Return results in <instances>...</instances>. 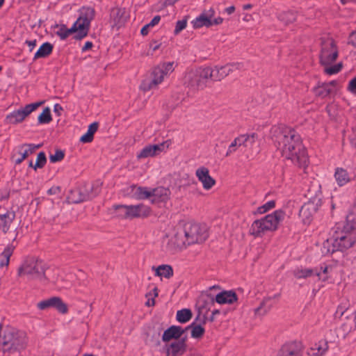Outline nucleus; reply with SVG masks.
<instances>
[{
    "label": "nucleus",
    "mask_w": 356,
    "mask_h": 356,
    "mask_svg": "<svg viewBox=\"0 0 356 356\" xmlns=\"http://www.w3.org/2000/svg\"><path fill=\"white\" fill-rule=\"evenodd\" d=\"M334 178L339 186H342L355 179V176L350 175L346 170L337 168L335 170Z\"/></svg>",
    "instance_id": "bb28decb"
},
{
    "label": "nucleus",
    "mask_w": 356,
    "mask_h": 356,
    "mask_svg": "<svg viewBox=\"0 0 356 356\" xmlns=\"http://www.w3.org/2000/svg\"><path fill=\"white\" fill-rule=\"evenodd\" d=\"M95 195H90L87 188H76L70 191L67 195V200L70 203L78 204L87 201Z\"/></svg>",
    "instance_id": "a211bd4d"
},
{
    "label": "nucleus",
    "mask_w": 356,
    "mask_h": 356,
    "mask_svg": "<svg viewBox=\"0 0 356 356\" xmlns=\"http://www.w3.org/2000/svg\"><path fill=\"white\" fill-rule=\"evenodd\" d=\"M62 111H63V108L60 104H56L54 106V113H57L58 115H60V113Z\"/></svg>",
    "instance_id": "680f3d73"
},
{
    "label": "nucleus",
    "mask_w": 356,
    "mask_h": 356,
    "mask_svg": "<svg viewBox=\"0 0 356 356\" xmlns=\"http://www.w3.org/2000/svg\"><path fill=\"white\" fill-rule=\"evenodd\" d=\"M132 193L137 200H149L152 204H159L165 203L170 197V191L165 187L151 188L147 187H132Z\"/></svg>",
    "instance_id": "20e7f679"
},
{
    "label": "nucleus",
    "mask_w": 356,
    "mask_h": 356,
    "mask_svg": "<svg viewBox=\"0 0 356 356\" xmlns=\"http://www.w3.org/2000/svg\"><path fill=\"white\" fill-rule=\"evenodd\" d=\"M318 210V203L314 201H309L305 203L300 210V216L305 224H309L313 216Z\"/></svg>",
    "instance_id": "6ab92c4d"
},
{
    "label": "nucleus",
    "mask_w": 356,
    "mask_h": 356,
    "mask_svg": "<svg viewBox=\"0 0 356 356\" xmlns=\"http://www.w3.org/2000/svg\"><path fill=\"white\" fill-rule=\"evenodd\" d=\"M183 332L184 330L180 326L172 325L164 332L162 339L163 341H169L172 339H178Z\"/></svg>",
    "instance_id": "cd10ccee"
},
{
    "label": "nucleus",
    "mask_w": 356,
    "mask_h": 356,
    "mask_svg": "<svg viewBox=\"0 0 356 356\" xmlns=\"http://www.w3.org/2000/svg\"><path fill=\"white\" fill-rule=\"evenodd\" d=\"M325 83L329 86L330 88H332V92H334V88L337 87V86L338 84L337 81H332L329 83Z\"/></svg>",
    "instance_id": "e2e57ef3"
},
{
    "label": "nucleus",
    "mask_w": 356,
    "mask_h": 356,
    "mask_svg": "<svg viewBox=\"0 0 356 356\" xmlns=\"http://www.w3.org/2000/svg\"><path fill=\"white\" fill-rule=\"evenodd\" d=\"M315 275L318 277L319 280H321L322 281H326L328 278L327 277V267L325 266L323 268L322 273L321 272H316Z\"/></svg>",
    "instance_id": "603ef678"
},
{
    "label": "nucleus",
    "mask_w": 356,
    "mask_h": 356,
    "mask_svg": "<svg viewBox=\"0 0 356 356\" xmlns=\"http://www.w3.org/2000/svg\"><path fill=\"white\" fill-rule=\"evenodd\" d=\"M187 26V20L181 19L179 20L176 23L175 29L174 30V34L178 35L181 31L186 29Z\"/></svg>",
    "instance_id": "8fccbe9b"
},
{
    "label": "nucleus",
    "mask_w": 356,
    "mask_h": 356,
    "mask_svg": "<svg viewBox=\"0 0 356 356\" xmlns=\"http://www.w3.org/2000/svg\"><path fill=\"white\" fill-rule=\"evenodd\" d=\"M25 44L29 47V51H32L37 45V41L36 40H26Z\"/></svg>",
    "instance_id": "4d7b16f0"
},
{
    "label": "nucleus",
    "mask_w": 356,
    "mask_h": 356,
    "mask_svg": "<svg viewBox=\"0 0 356 356\" xmlns=\"http://www.w3.org/2000/svg\"><path fill=\"white\" fill-rule=\"evenodd\" d=\"M146 305H148V306L154 305V298H152V299L148 298V300H147Z\"/></svg>",
    "instance_id": "69168bd1"
},
{
    "label": "nucleus",
    "mask_w": 356,
    "mask_h": 356,
    "mask_svg": "<svg viewBox=\"0 0 356 356\" xmlns=\"http://www.w3.org/2000/svg\"><path fill=\"white\" fill-rule=\"evenodd\" d=\"M186 350V344L184 340H178L170 343L167 348L168 356H181Z\"/></svg>",
    "instance_id": "a878e982"
},
{
    "label": "nucleus",
    "mask_w": 356,
    "mask_h": 356,
    "mask_svg": "<svg viewBox=\"0 0 356 356\" xmlns=\"http://www.w3.org/2000/svg\"><path fill=\"white\" fill-rule=\"evenodd\" d=\"M15 218V214L13 211H6L3 213L0 212V229L3 233H6L9 230Z\"/></svg>",
    "instance_id": "393cba45"
},
{
    "label": "nucleus",
    "mask_w": 356,
    "mask_h": 356,
    "mask_svg": "<svg viewBox=\"0 0 356 356\" xmlns=\"http://www.w3.org/2000/svg\"><path fill=\"white\" fill-rule=\"evenodd\" d=\"M316 95L325 98L332 93V88H330L329 86L325 83L318 85L314 88Z\"/></svg>",
    "instance_id": "e433bc0d"
},
{
    "label": "nucleus",
    "mask_w": 356,
    "mask_h": 356,
    "mask_svg": "<svg viewBox=\"0 0 356 356\" xmlns=\"http://www.w3.org/2000/svg\"><path fill=\"white\" fill-rule=\"evenodd\" d=\"M220 314V311L218 310V309H215L212 312V317H211V320H213V318L217 314Z\"/></svg>",
    "instance_id": "338daca9"
},
{
    "label": "nucleus",
    "mask_w": 356,
    "mask_h": 356,
    "mask_svg": "<svg viewBox=\"0 0 356 356\" xmlns=\"http://www.w3.org/2000/svg\"><path fill=\"white\" fill-rule=\"evenodd\" d=\"M314 273L312 269H297L294 270V276L297 278H307Z\"/></svg>",
    "instance_id": "a18cd8bd"
},
{
    "label": "nucleus",
    "mask_w": 356,
    "mask_h": 356,
    "mask_svg": "<svg viewBox=\"0 0 356 356\" xmlns=\"http://www.w3.org/2000/svg\"><path fill=\"white\" fill-rule=\"evenodd\" d=\"M95 17V10L90 7H83L80 10V15L78 19L90 24Z\"/></svg>",
    "instance_id": "f704fd0d"
},
{
    "label": "nucleus",
    "mask_w": 356,
    "mask_h": 356,
    "mask_svg": "<svg viewBox=\"0 0 356 356\" xmlns=\"http://www.w3.org/2000/svg\"><path fill=\"white\" fill-rule=\"evenodd\" d=\"M207 227L204 225L186 222L183 227L179 226L172 236L171 243L178 248L204 242L208 238Z\"/></svg>",
    "instance_id": "f257e3e1"
},
{
    "label": "nucleus",
    "mask_w": 356,
    "mask_h": 356,
    "mask_svg": "<svg viewBox=\"0 0 356 356\" xmlns=\"http://www.w3.org/2000/svg\"><path fill=\"white\" fill-rule=\"evenodd\" d=\"M53 51V45L49 42L43 43L35 53L33 60L45 58L50 55Z\"/></svg>",
    "instance_id": "c756f323"
},
{
    "label": "nucleus",
    "mask_w": 356,
    "mask_h": 356,
    "mask_svg": "<svg viewBox=\"0 0 356 356\" xmlns=\"http://www.w3.org/2000/svg\"><path fill=\"white\" fill-rule=\"evenodd\" d=\"M47 266L42 260L29 259L25 261L18 269L19 277H26L29 280H35L44 282L47 280L45 270Z\"/></svg>",
    "instance_id": "0eeeda50"
},
{
    "label": "nucleus",
    "mask_w": 356,
    "mask_h": 356,
    "mask_svg": "<svg viewBox=\"0 0 356 356\" xmlns=\"http://www.w3.org/2000/svg\"><path fill=\"white\" fill-rule=\"evenodd\" d=\"M332 252L344 250L353 247L356 243V224L345 223L335 227L332 236Z\"/></svg>",
    "instance_id": "7ed1b4c3"
},
{
    "label": "nucleus",
    "mask_w": 356,
    "mask_h": 356,
    "mask_svg": "<svg viewBox=\"0 0 356 356\" xmlns=\"http://www.w3.org/2000/svg\"><path fill=\"white\" fill-rule=\"evenodd\" d=\"M46 163V155L44 152H40L37 156L36 161L34 164V170H37L38 168H42L45 165Z\"/></svg>",
    "instance_id": "c03bdc74"
},
{
    "label": "nucleus",
    "mask_w": 356,
    "mask_h": 356,
    "mask_svg": "<svg viewBox=\"0 0 356 356\" xmlns=\"http://www.w3.org/2000/svg\"><path fill=\"white\" fill-rule=\"evenodd\" d=\"M278 356H289V350L287 346L282 348Z\"/></svg>",
    "instance_id": "13d9d810"
},
{
    "label": "nucleus",
    "mask_w": 356,
    "mask_h": 356,
    "mask_svg": "<svg viewBox=\"0 0 356 356\" xmlns=\"http://www.w3.org/2000/svg\"><path fill=\"white\" fill-rule=\"evenodd\" d=\"M188 329H191V337L195 339L201 337L204 332V329L199 325H191L186 327V330Z\"/></svg>",
    "instance_id": "37998d69"
},
{
    "label": "nucleus",
    "mask_w": 356,
    "mask_h": 356,
    "mask_svg": "<svg viewBox=\"0 0 356 356\" xmlns=\"http://www.w3.org/2000/svg\"><path fill=\"white\" fill-rule=\"evenodd\" d=\"M125 11L120 8H113L111 11V19L114 26H120L126 21Z\"/></svg>",
    "instance_id": "c85d7f7f"
},
{
    "label": "nucleus",
    "mask_w": 356,
    "mask_h": 356,
    "mask_svg": "<svg viewBox=\"0 0 356 356\" xmlns=\"http://www.w3.org/2000/svg\"><path fill=\"white\" fill-rule=\"evenodd\" d=\"M237 146H238V145L237 142L236 141V140L234 139L233 140V142L229 146L228 149L226 153V156H229L231 154H232L233 152H234L236 151V147Z\"/></svg>",
    "instance_id": "5fc2aeb1"
},
{
    "label": "nucleus",
    "mask_w": 356,
    "mask_h": 356,
    "mask_svg": "<svg viewBox=\"0 0 356 356\" xmlns=\"http://www.w3.org/2000/svg\"><path fill=\"white\" fill-rule=\"evenodd\" d=\"M195 176L204 190L209 191L216 185V180L210 175L207 168L202 166L195 171Z\"/></svg>",
    "instance_id": "f3484780"
},
{
    "label": "nucleus",
    "mask_w": 356,
    "mask_h": 356,
    "mask_svg": "<svg viewBox=\"0 0 356 356\" xmlns=\"http://www.w3.org/2000/svg\"><path fill=\"white\" fill-rule=\"evenodd\" d=\"M229 70V74L236 71L243 70L244 65L242 63H233L225 65Z\"/></svg>",
    "instance_id": "de8ad7c7"
},
{
    "label": "nucleus",
    "mask_w": 356,
    "mask_h": 356,
    "mask_svg": "<svg viewBox=\"0 0 356 356\" xmlns=\"http://www.w3.org/2000/svg\"><path fill=\"white\" fill-rule=\"evenodd\" d=\"M38 120V123L41 124H49L52 120L49 108L47 107L42 111L39 115Z\"/></svg>",
    "instance_id": "a19ab883"
},
{
    "label": "nucleus",
    "mask_w": 356,
    "mask_h": 356,
    "mask_svg": "<svg viewBox=\"0 0 356 356\" xmlns=\"http://www.w3.org/2000/svg\"><path fill=\"white\" fill-rule=\"evenodd\" d=\"M275 207V202L273 200H270L263 204L262 206L257 208V213L263 214L269 210L273 209Z\"/></svg>",
    "instance_id": "49530a36"
},
{
    "label": "nucleus",
    "mask_w": 356,
    "mask_h": 356,
    "mask_svg": "<svg viewBox=\"0 0 356 356\" xmlns=\"http://www.w3.org/2000/svg\"><path fill=\"white\" fill-rule=\"evenodd\" d=\"M117 215L124 219L145 218L150 214L151 209L143 204L136 205L118 204L113 206Z\"/></svg>",
    "instance_id": "9d476101"
},
{
    "label": "nucleus",
    "mask_w": 356,
    "mask_h": 356,
    "mask_svg": "<svg viewBox=\"0 0 356 356\" xmlns=\"http://www.w3.org/2000/svg\"><path fill=\"white\" fill-rule=\"evenodd\" d=\"M72 33H73L72 27L70 29H67L65 25L57 26L56 34L60 38V40H65Z\"/></svg>",
    "instance_id": "ea45409f"
},
{
    "label": "nucleus",
    "mask_w": 356,
    "mask_h": 356,
    "mask_svg": "<svg viewBox=\"0 0 356 356\" xmlns=\"http://www.w3.org/2000/svg\"><path fill=\"white\" fill-rule=\"evenodd\" d=\"M14 251V247L8 245L0 254V268L7 267L10 263V258Z\"/></svg>",
    "instance_id": "2f4dec72"
},
{
    "label": "nucleus",
    "mask_w": 356,
    "mask_h": 356,
    "mask_svg": "<svg viewBox=\"0 0 356 356\" xmlns=\"http://www.w3.org/2000/svg\"><path fill=\"white\" fill-rule=\"evenodd\" d=\"M42 102H35L27 104L21 109L14 111L6 116V121L9 124H18L22 122L32 112L38 108Z\"/></svg>",
    "instance_id": "ddd939ff"
},
{
    "label": "nucleus",
    "mask_w": 356,
    "mask_h": 356,
    "mask_svg": "<svg viewBox=\"0 0 356 356\" xmlns=\"http://www.w3.org/2000/svg\"><path fill=\"white\" fill-rule=\"evenodd\" d=\"M40 147L41 145L34 144H24L18 146L13 155L15 163L17 165L20 164L24 160L28 158L31 154H33Z\"/></svg>",
    "instance_id": "2eb2a0df"
},
{
    "label": "nucleus",
    "mask_w": 356,
    "mask_h": 356,
    "mask_svg": "<svg viewBox=\"0 0 356 356\" xmlns=\"http://www.w3.org/2000/svg\"><path fill=\"white\" fill-rule=\"evenodd\" d=\"M97 129L98 124L97 122L90 124L86 133L80 138V141L83 143H90L93 140L94 134L97 131Z\"/></svg>",
    "instance_id": "72a5a7b5"
},
{
    "label": "nucleus",
    "mask_w": 356,
    "mask_h": 356,
    "mask_svg": "<svg viewBox=\"0 0 356 356\" xmlns=\"http://www.w3.org/2000/svg\"><path fill=\"white\" fill-rule=\"evenodd\" d=\"M304 346L300 341H294L291 343V356H302Z\"/></svg>",
    "instance_id": "58836bf2"
},
{
    "label": "nucleus",
    "mask_w": 356,
    "mask_h": 356,
    "mask_svg": "<svg viewBox=\"0 0 356 356\" xmlns=\"http://www.w3.org/2000/svg\"><path fill=\"white\" fill-rule=\"evenodd\" d=\"M353 322L356 327V311L354 312V316H353Z\"/></svg>",
    "instance_id": "774afa93"
},
{
    "label": "nucleus",
    "mask_w": 356,
    "mask_h": 356,
    "mask_svg": "<svg viewBox=\"0 0 356 356\" xmlns=\"http://www.w3.org/2000/svg\"><path fill=\"white\" fill-rule=\"evenodd\" d=\"M209 79L213 81H220L229 75V70L225 65L215 66L213 68L207 67Z\"/></svg>",
    "instance_id": "5701e85b"
},
{
    "label": "nucleus",
    "mask_w": 356,
    "mask_h": 356,
    "mask_svg": "<svg viewBox=\"0 0 356 356\" xmlns=\"http://www.w3.org/2000/svg\"><path fill=\"white\" fill-rule=\"evenodd\" d=\"M238 300L236 293L233 291H224L216 296V301L218 304H232Z\"/></svg>",
    "instance_id": "b1692460"
},
{
    "label": "nucleus",
    "mask_w": 356,
    "mask_h": 356,
    "mask_svg": "<svg viewBox=\"0 0 356 356\" xmlns=\"http://www.w3.org/2000/svg\"><path fill=\"white\" fill-rule=\"evenodd\" d=\"M348 90L351 93L356 95V76L350 81Z\"/></svg>",
    "instance_id": "864d4df0"
},
{
    "label": "nucleus",
    "mask_w": 356,
    "mask_h": 356,
    "mask_svg": "<svg viewBox=\"0 0 356 356\" xmlns=\"http://www.w3.org/2000/svg\"><path fill=\"white\" fill-rule=\"evenodd\" d=\"M209 79L207 67L198 68L187 72L184 76V85L188 88V92H195L204 89Z\"/></svg>",
    "instance_id": "6e6552de"
},
{
    "label": "nucleus",
    "mask_w": 356,
    "mask_h": 356,
    "mask_svg": "<svg viewBox=\"0 0 356 356\" xmlns=\"http://www.w3.org/2000/svg\"><path fill=\"white\" fill-rule=\"evenodd\" d=\"M92 47V42L90 41H87L85 42L84 45L82 47V51H86L88 49H91Z\"/></svg>",
    "instance_id": "052dcab7"
},
{
    "label": "nucleus",
    "mask_w": 356,
    "mask_h": 356,
    "mask_svg": "<svg viewBox=\"0 0 356 356\" xmlns=\"http://www.w3.org/2000/svg\"><path fill=\"white\" fill-rule=\"evenodd\" d=\"M284 216L282 210H277L260 220L254 221L250 228L251 234L254 236H261L266 232L275 230L279 223L284 220Z\"/></svg>",
    "instance_id": "39448f33"
},
{
    "label": "nucleus",
    "mask_w": 356,
    "mask_h": 356,
    "mask_svg": "<svg viewBox=\"0 0 356 356\" xmlns=\"http://www.w3.org/2000/svg\"><path fill=\"white\" fill-rule=\"evenodd\" d=\"M346 222L349 224H356V203L353 205L350 213L347 216Z\"/></svg>",
    "instance_id": "09e8293b"
},
{
    "label": "nucleus",
    "mask_w": 356,
    "mask_h": 356,
    "mask_svg": "<svg viewBox=\"0 0 356 356\" xmlns=\"http://www.w3.org/2000/svg\"><path fill=\"white\" fill-rule=\"evenodd\" d=\"M170 144L171 142L170 140H166L160 144L147 145L137 154V158L141 159L158 155L165 149H168Z\"/></svg>",
    "instance_id": "4468645a"
},
{
    "label": "nucleus",
    "mask_w": 356,
    "mask_h": 356,
    "mask_svg": "<svg viewBox=\"0 0 356 356\" xmlns=\"http://www.w3.org/2000/svg\"><path fill=\"white\" fill-rule=\"evenodd\" d=\"M291 162L305 174H307L309 156L298 135H291Z\"/></svg>",
    "instance_id": "423d86ee"
},
{
    "label": "nucleus",
    "mask_w": 356,
    "mask_h": 356,
    "mask_svg": "<svg viewBox=\"0 0 356 356\" xmlns=\"http://www.w3.org/2000/svg\"><path fill=\"white\" fill-rule=\"evenodd\" d=\"M152 270L155 271V275L159 277H163L169 279L173 275V269L169 265H161L158 267H152Z\"/></svg>",
    "instance_id": "7c9ffc66"
},
{
    "label": "nucleus",
    "mask_w": 356,
    "mask_h": 356,
    "mask_svg": "<svg viewBox=\"0 0 356 356\" xmlns=\"http://www.w3.org/2000/svg\"><path fill=\"white\" fill-rule=\"evenodd\" d=\"M275 142L278 143V148L280 149L283 153V155H285L286 159H289L287 155L288 151H289V147L288 144L289 140L286 134H280L276 136Z\"/></svg>",
    "instance_id": "473e14b6"
},
{
    "label": "nucleus",
    "mask_w": 356,
    "mask_h": 356,
    "mask_svg": "<svg viewBox=\"0 0 356 356\" xmlns=\"http://www.w3.org/2000/svg\"><path fill=\"white\" fill-rule=\"evenodd\" d=\"M235 11V7L234 6H231L225 9V12L228 15H232Z\"/></svg>",
    "instance_id": "0e129e2a"
},
{
    "label": "nucleus",
    "mask_w": 356,
    "mask_h": 356,
    "mask_svg": "<svg viewBox=\"0 0 356 356\" xmlns=\"http://www.w3.org/2000/svg\"><path fill=\"white\" fill-rule=\"evenodd\" d=\"M223 19L220 17H216L214 8H210L209 10H204L200 15L195 18L191 24L194 29H200L202 27H211L222 24Z\"/></svg>",
    "instance_id": "f8f14e48"
},
{
    "label": "nucleus",
    "mask_w": 356,
    "mask_h": 356,
    "mask_svg": "<svg viewBox=\"0 0 356 356\" xmlns=\"http://www.w3.org/2000/svg\"><path fill=\"white\" fill-rule=\"evenodd\" d=\"M348 42L356 48V31L350 34Z\"/></svg>",
    "instance_id": "6e6d98bb"
},
{
    "label": "nucleus",
    "mask_w": 356,
    "mask_h": 356,
    "mask_svg": "<svg viewBox=\"0 0 356 356\" xmlns=\"http://www.w3.org/2000/svg\"><path fill=\"white\" fill-rule=\"evenodd\" d=\"M276 296H275L274 297H268L264 298V300L260 304V306L255 309V314L258 316L266 315L276 305Z\"/></svg>",
    "instance_id": "412c9836"
},
{
    "label": "nucleus",
    "mask_w": 356,
    "mask_h": 356,
    "mask_svg": "<svg viewBox=\"0 0 356 356\" xmlns=\"http://www.w3.org/2000/svg\"><path fill=\"white\" fill-rule=\"evenodd\" d=\"M328 343L326 340H320L310 347L307 353L309 356H323L328 350Z\"/></svg>",
    "instance_id": "4be33fe9"
},
{
    "label": "nucleus",
    "mask_w": 356,
    "mask_h": 356,
    "mask_svg": "<svg viewBox=\"0 0 356 356\" xmlns=\"http://www.w3.org/2000/svg\"><path fill=\"white\" fill-rule=\"evenodd\" d=\"M50 307L56 309L59 312L65 314L67 312V307L58 297H52L38 303V308L44 310Z\"/></svg>",
    "instance_id": "dca6fc26"
},
{
    "label": "nucleus",
    "mask_w": 356,
    "mask_h": 356,
    "mask_svg": "<svg viewBox=\"0 0 356 356\" xmlns=\"http://www.w3.org/2000/svg\"><path fill=\"white\" fill-rule=\"evenodd\" d=\"M60 191V188L58 186H54L49 188L47 191L49 195H54L58 193Z\"/></svg>",
    "instance_id": "bf43d9fd"
},
{
    "label": "nucleus",
    "mask_w": 356,
    "mask_h": 356,
    "mask_svg": "<svg viewBox=\"0 0 356 356\" xmlns=\"http://www.w3.org/2000/svg\"><path fill=\"white\" fill-rule=\"evenodd\" d=\"M192 318V312L188 309H183L177 311L176 318L181 323H185L191 320Z\"/></svg>",
    "instance_id": "4c0bfd02"
},
{
    "label": "nucleus",
    "mask_w": 356,
    "mask_h": 356,
    "mask_svg": "<svg viewBox=\"0 0 356 356\" xmlns=\"http://www.w3.org/2000/svg\"><path fill=\"white\" fill-rule=\"evenodd\" d=\"M90 25L87 22L82 21V19H77L72 26L73 33H76L74 35L75 39L81 40L85 38L88 35Z\"/></svg>",
    "instance_id": "aec40b11"
},
{
    "label": "nucleus",
    "mask_w": 356,
    "mask_h": 356,
    "mask_svg": "<svg viewBox=\"0 0 356 356\" xmlns=\"http://www.w3.org/2000/svg\"><path fill=\"white\" fill-rule=\"evenodd\" d=\"M256 138H257V134H252L240 135L239 136L236 138L235 140L237 142L238 147H240V146L248 147V141L251 140V144H254L256 140Z\"/></svg>",
    "instance_id": "c9c22d12"
},
{
    "label": "nucleus",
    "mask_w": 356,
    "mask_h": 356,
    "mask_svg": "<svg viewBox=\"0 0 356 356\" xmlns=\"http://www.w3.org/2000/svg\"><path fill=\"white\" fill-rule=\"evenodd\" d=\"M161 20V17L159 15H156L154 17V18L151 20V22L146 25H145L140 30V33L143 35H147L150 29L153 28L156 25H157Z\"/></svg>",
    "instance_id": "79ce46f5"
},
{
    "label": "nucleus",
    "mask_w": 356,
    "mask_h": 356,
    "mask_svg": "<svg viewBox=\"0 0 356 356\" xmlns=\"http://www.w3.org/2000/svg\"><path fill=\"white\" fill-rule=\"evenodd\" d=\"M338 56L339 49L334 39L329 37L321 38L319 61L324 67V72L326 74H335L341 70L343 67L341 62L334 64Z\"/></svg>",
    "instance_id": "f03ea898"
},
{
    "label": "nucleus",
    "mask_w": 356,
    "mask_h": 356,
    "mask_svg": "<svg viewBox=\"0 0 356 356\" xmlns=\"http://www.w3.org/2000/svg\"><path fill=\"white\" fill-rule=\"evenodd\" d=\"M174 70L173 62L163 63L158 65L152 71V80L144 81L140 85V88L144 91H148L156 88L158 85L163 81L165 78L168 77L174 71Z\"/></svg>",
    "instance_id": "1a4fd4ad"
},
{
    "label": "nucleus",
    "mask_w": 356,
    "mask_h": 356,
    "mask_svg": "<svg viewBox=\"0 0 356 356\" xmlns=\"http://www.w3.org/2000/svg\"><path fill=\"white\" fill-rule=\"evenodd\" d=\"M2 345L5 350H23L26 345L25 334L15 330H8L4 335Z\"/></svg>",
    "instance_id": "9b49d317"
},
{
    "label": "nucleus",
    "mask_w": 356,
    "mask_h": 356,
    "mask_svg": "<svg viewBox=\"0 0 356 356\" xmlns=\"http://www.w3.org/2000/svg\"><path fill=\"white\" fill-rule=\"evenodd\" d=\"M64 153L60 150H57L54 154H51L49 160L51 163H56L64 158Z\"/></svg>",
    "instance_id": "3c124183"
}]
</instances>
